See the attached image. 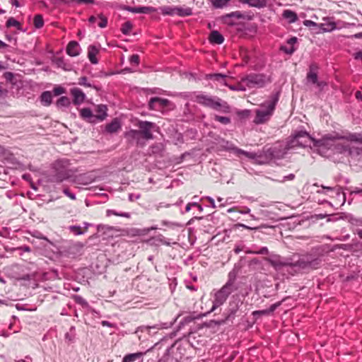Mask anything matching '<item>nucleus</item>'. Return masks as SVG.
I'll return each mask as SVG.
<instances>
[{"label": "nucleus", "instance_id": "obj_53", "mask_svg": "<svg viewBox=\"0 0 362 362\" xmlns=\"http://www.w3.org/2000/svg\"><path fill=\"white\" fill-rule=\"evenodd\" d=\"M230 0H214L213 4L216 8H223Z\"/></svg>", "mask_w": 362, "mask_h": 362}, {"label": "nucleus", "instance_id": "obj_60", "mask_svg": "<svg viewBox=\"0 0 362 362\" xmlns=\"http://www.w3.org/2000/svg\"><path fill=\"white\" fill-rule=\"evenodd\" d=\"M161 223L163 226H168V227H174V226H180V224L174 222H170L168 221H162Z\"/></svg>", "mask_w": 362, "mask_h": 362}, {"label": "nucleus", "instance_id": "obj_10", "mask_svg": "<svg viewBox=\"0 0 362 362\" xmlns=\"http://www.w3.org/2000/svg\"><path fill=\"white\" fill-rule=\"evenodd\" d=\"M136 126L139 127L138 131L144 137L146 141L153 139V131H156L158 126L151 122L139 121Z\"/></svg>", "mask_w": 362, "mask_h": 362}, {"label": "nucleus", "instance_id": "obj_27", "mask_svg": "<svg viewBox=\"0 0 362 362\" xmlns=\"http://www.w3.org/2000/svg\"><path fill=\"white\" fill-rule=\"evenodd\" d=\"M243 3L247 4L252 7L258 8H264L267 6V0H243Z\"/></svg>", "mask_w": 362, "mask_h": 362}, {"label": "nucleus", "instance_id": "obj_2", "mask_svg": "<svg viewBox=\"0 0 362 362\" xmlns=\"http://www.w3.org/2000/svg\"><path fill=\"white\" fill-rule=\"evenodd\" d=\"M345 139L346 141H357L362 144V134H349L347 136L340 135L337 132H333L323 136L321 139L317 140L315 146L319 148V150L331 149L339 153H344L349 150L348 146L342 145L338 142L339 140Z\"/></svg>", "mask_w": 362, "mask_h": 362}, {"label": "nucleus", "instance_id": "obj_28", "mask_svg": "<svg viewBox=\"0 0 362 362\" xmlns=\"http://www.w3.org/2000/svg\"><path fill=\"white\" fill-rule=\"evenodd\" d=\"M164 325L165 324L160 323V324L153 325L152 326H148V325L140 326L137 328L136 332H139V331L140 332H147L148 334H150L151 329L158 330V329L165 328V327H164Z\"/></svg>", "mask_w": 362, "mask_h": 362}, {"label": "nucleus", "instance_id": "obj_33", "mask_svg": "<svg viewBox=\"0 0 362 362\" xmlns=\"http://www.w3.org/2000/svg\"><path fill=\"white\" fill-rule=\"evenodd\" d=\"M192 14V10L191 8H182L180 6H175V15L178 16H189Z\"/></svg>", "mask_w": 362, "mask_h": 362}, {"label": "nucleus", "instance_id": "obj_57", "mask_svg": "<svg viewBox=\"0 0 362 362\" xmlns=\"http://www.w3.org/2000/svg\"><path fill=\"white\" fill-rule=\"evenodd\" d=\"M53 93L54 95H59L65 92V89L61 86L55 87L53 89Z\"/></svg>", "mask_w": 362, "mask_h": 362}, {"label": "nucleus", "instance_id": "obj_23", "mask_svg": "<svg viewBox=\"0 0 362 362\" xmlns=\"http://www.w3.org/2000/svg\"><path fill=\"white\" fill-rule=\"evenodd\" d=\"M99 53V49L95 45H90L88 47V57L90 62L96 64L98 63V60L96 58V55Z\"/></svg>", "mask_w": 362, "mask_h": 362}, {"label": "nucleus", "instance_id": "obj_35", "mask_svg": "<svg viewBox=\"0 0 362 362\" xmlns=\"http://www.w3.org/2000/svg\"><path fill=\"white\" fill-rule=\"evenodd\" d=\"M80 115L81 116V117H83L85 119H88L89 122H93L92 119L95 117V116L93 115L91 110L88 107L81 109L80 111Z\"/></svg>", "mask_w": 362, "mask_h": 362}, {"label": "nucleus", "instance_id": "obj_58", "mask_svg": "<svg viewBox=\"0 0 362 362\" xmlns=\"http://www.w3.org/2000/svg\"><path fill=\"white\" fill-rule=\"evenodd\" d=\"M321 187L324 189H326L327 191H329V192L334 191V192H336V193L337 194H339L340 188L337 186L332 187H327V186L321 185Z\"/></svg>", "mask_w": 362, "mask_h": 362}, {"label": "nucleus", "instance_id": "obj_45", "mask_svg": "<svg viewBox=\"0 0 362 362\" xmlns=\"http://www.w3.org/2000/svg\"><path fill=\"white\" fill-rule=\"evenodd\" d=\"M132 23L130 22V21H126L125 23H124L122 25V28H121V32L124 34V35H129L132 29Z\"/></svg>", "mask_w": 362, "mask_h": 362}, {"label": "nucleus", "instance_id": "obj_48", "mask_svg": "<svg viewBox=\"0 0 362 362\" xmlns=\"http://www.w3.org/2000/svg\"><path fill=\"white\" fill-rule=\"evenodd\" d=\"M251 111L250 110H238L236 115L240 119H245L250 115Z\"/></svg>", "mask_w": 362, "mask_h": 362}, {"label": "nucleus", "instance_id": "obj_11", "mask_svg": "<svg viewBox=\"0 0 362 362\" xmlns=\"http://www.w3.org/2000/svg\"><path fill=\"white\" fill-rule=\"evenodd\" d=\"M124 137L131 144H136L138 146L143 147L146 145V140L136 129H130L124 133Z\"/></svg>", "mask_w": 362, "mask_h": 362}, {"label": "nucleus", "instance_id": "obj_1", "mask_svg": "<svg viewBox=\"0 0 362 362\" xmlns=\"http://www.w3.org/2000/svg\"><path fill=\"white\" fill-rule=\"evenodd\" d=\"M321 262L320 256L313 253L294 254L289 257L276 256L270 260L273 268L286 279L304 269H317Z\"/></svg>", "mask_w": 362, "mask_h": 362}, {"label": "nucleus", "instance_id": "obj_50", "mask_svg": "<svg viewBox=\"0 0 362 362\" xmlns=\"http://www.w3.org/2000/svg\"><path fill=\"white\" fill-rule=\"evenodd\" d=\"M74 300L77 304L81 305L83 307L88 306V302L81 296H75Z\"/></svg>", "mask_w": 362, "mask_h": 362}, {"label": "nucleus", "instance_id": "obj_16", "mask_svg": "<svg viewBox=\"0 0 362 362\" xmlns=\"http://www.w3.org/2000/svg\"><path fill=\"white\" fill-rule=\"evenodd\" d=\"M71 94L73 96V103L74 105H80L83 103L86 95L81 89L74 88L71 89Z\"/></svg>", "mask_w": 362, "mask_h": 362}, {"label": "nucleus", "instance_id": "obj_43", "mask_svg": "<svg viewBox=\"0 0 362 362\" xmlns=\"http://www.w3.org/2000/svg\"><path fill=\"white\" fill-rule=\"evenodd\" d=\"M303 25L310 28L314 33L320 28V23H317L311 20H305L303 21Z\"/></svg>", "mask_w": 362, "mask_h": 362}, {"label": "nucleus", "instance_id": "obj_52", "mask_svg": "<svg viewBox=\"0 0 362 362\" xmlns=\"http://www.w3.org/2000/svg\"><path fill=\"white\" fill-rule=\"evenodd\" d=\"M66 1L69 4H94V0H66Z\"/></svg>", "mask_w": 362, "mask_h": 362}, {"label": "nucleus", "instance_id": "obj_38", "mask_svg": "<svg viewBox=\"0 0 362 362\" xmlns=\"http://www.w3.org/2000/svg\"><path fill=\"white\" fill-rule=\"evenodd\" d=\"M70 105V100L66 96L60 97L56 102V106L58 108L67 107Z\"/></svg>", "mask_w": 362, "mask_h": 362}, {"label": "nucleus", "instance_id": "obj_34", "mask_svg": "<svg viewBox=\"0 0 362 362\" xmlns=\"http://www.w3.org/2000/svg\"><path fill=\"white\" fill-rule=\"evenodd\" d=\"M153 244L156 245H170V242L163 235H158L157 236L153 237L151 238V240Z\"/></svg>", "mask_w": 362, "mask_h": 362}, {"label": "nucleus", "instance_id": "obj_3", "mask_svg": "<svg viewBox=\"0 0 362 362\" xmlns=\"http://www.w3.org/2000/svg\"><path fill=\"white\" fill-rule=\"evenodd\" d=\"M237 273L232 270L228 273L227 282L214 294L213 305L211 310L207 313H210L224 304L228 296L238 289L235 285Z\"/></svg>", "mask_w": 362, "mask_h": 362}, {"label": "nucleus", "instance_id": "obj_25", "mask_svg": "<svg viewBox=\"0 0 362 362\" xmlns=\"http://www.w3.org/2000/svg\"><path fill=\"white\" fill-rule=\"evenodd\" d=\"M282 17L286 19L289 24L293 23L298 20L296 13L289 9L283 11Z\"/></svg>", "mask_w": 362, "mask_h": 362}, {"label": "nucleus", "instance_id": "obj_5", "mask_svg": "<svg viewBox=\"0 0 362 362\" xmlns=\"http://www.w3.org/2000/svg\"><path fill=\"white\" fill-rule=\"evenodd\" d=\"M191 100L201 105L222 113L230 112V107L228 103L217 96L209 95L202 93H194Z\"/></svg>", "mask_w": 362, "mask_h": 362}, {"label": "nucleus", "instance_id": "obj_44", "mask_svg": "<svg viewBox=\"0 0 362 362\" xmlns=\"http://www.w3.org/2000/svg\"><path fill=\"white\" fill-rule=\"evenodd\" d=\"M33 23L35 27L37 29L42 28V26L44 25V20L42 16L40 14L35 16L33 19Z\"/></svg>", "mask_w": 362, "mask_h": 362}, {"label": "nucleus", "instance_id": "obj_9", "mask_svg": "<svg viewBox=\"0 0 362 362\" xmlns=\"http://www.w3.org/2000/svg\"><path fill=\"white\" fill-rule=\"evenodd\" d=\"M241 304L242 303L238 298H233L230 300L228 303V308L223 314L224 317L221 320H212L211 322L216 325H221L229 321L232 322L235 319L236 313L238 311Z\"/></svg>", "mask_w": 362, "mask_h": 362}, {"label": "nucleus", "instance_id": "obj_41", "mask_svg": "<svg viewBox=\"0 0 362 362\" xmlns=\"http://www.w3.org/2000/svg\"><path fill=\"white\" fill-rule=\"evenodd\" d=\"M6 26L7 28H10V27H16L18 30H22V28H21V25L19 21H18L17 20H16L13 17H10L6 23Z\"/></svg>", "mask_w": 362, "mask_h": 362}, {"label": "nucleus", "instance_id": "obj_22", "mask_svg": "<svg viewBox=\"0 0 362 362\" xmlns=\"http://www.w3.org/2000/svg\"><path fill=\"white\" fill-rule=\"evenodd\" d=\"M271 162V157L268 155L267 149H264L262 152L257 153L255 163L263 165Z\"/></svg>", "mask_w": 362, "mask_h": 362}, {"label": "nucleus", "instance_id": "obj_61", "mask_svg": "<svg viewBox=\"0 0 362 362\" xmlns=\"http://www.w3.org/2000/svg\"><path fill=\"white\" fill-rule=\"evenodd\" d=\"M281 305V302H278L272 304L268 309V313L270 314L273 313L279 305Z\"/></svg>", "mask_w": 362, "mask_h": 362}, {"label": "nucleus", "instance_id": "obj_19", "mask_svg": "<svg viewBox=\"0 0 362 362\" xmlns=\"http://www.w3.org/2000/svg\"><path fill=\"white\" fill-rule=\"evenodd\" d=\"M126 10L133 13H150L156 11V8L151 6H128L126 8Z\"/></svg>", "mask_w": 362, "mask_h": 362}, {"label": "nucleus", "instance_id": "obj_29", "mask_svg": "<svg viewBox=\"0 0 362 362\" xmlns=\"http://www.w3.org/2000/svg\"><path fill=\"white\" fill-rule=\"evenodd\" d=\"M121 128L119 122L115 119L110 123L107 124L105 127V131L108 133L117 132Z\"/></svg>", "mask_w": 362, "mask_h": 362}, {"label": "nucleus", "instance_id": "obj_56", "mask_svg": "<svg viewBox=\"0 0 362 362\" xmlns=\"http://www.w3.org/2000/svg\"><path fill=\"white\" fill-rule=\"evenodd\" d=\"M129 62L132 65L137 66L139 64V56L138 54H132L129 57Z\"/></svg>", "mask_w": 362, "mask_h": 362}, {"label": "nucleus", "instance_id": "obj_30", "mask_svg": "<svg viewBox=\"0 0 362 362\" xmlns=\"http://www.w3.org/2000/svg\"><path fill=\"white\" fill-rule=\"evenodd\" d=\"M56 65L59 68H62L65 71H71L72 69V65L65 61L63 57H57L54 61Z\"/></svg>", "mask_w": 362, "mask_h": 362}, {"label": "nucleus", "instance_id": "obj_24", "mask_svg": "<svg viewBox=\"0 0 362 362\" xmlns=\"http://www.w3.org/2000/svg\"><path fill=\"white\" fill-rule=\"evenodd\" d=\"M209 40L212 44L221 45L223 42L224 37L218 31L213 30L209 35Z\"/></svg>", "mask_w": 362, "mask_h": 362}, {"label": "nucleus", "instance_id": "obj_18", "mask_svg": "<svg viewBox=\"0 0 362 362\" xmlns=\"http://www.w3.org/2000/svg\"><path fill=\"white\" fill-rule=\"evenodd\" d=\"M81 47L76 41H71L66 47V53L71 57H76L80 54Z\"/></svg>", "mask_w": 362, "mask_h": 362}, {"label": "nucleus", "instance_id": "obj_36", "mask_svg": "<svg viewBox=\"0 0 362 362\" xmlns=\"http://www.w3.org/2000/svg\"><path fill=\"white\" fill-rule=\"evenodd\" d=\"M233 149L235 151L236 153L244 155L247 158L252 159L254 160V162H255L257 153L248 152L238 148H233Z\"/></svg>", "mask_w": 362, "mask_h": 362}, {"label": "nucleus", "instance_id": "obj_12", "mask_svg": "<svg viewBox=\"0 0 362 362\" xmlns=\"http://www.w3.org/2000/svg\"><path fill=\"white\" fill-rule=\"evenodd\" d=\"M170 104V100L166 98H161L158 97H153L148 101V109L151 110H156L161 112Z\"/></svg>", "mask_w": 362, "mask_h": 362}, {"label": "nucleus", "instance_id": "obj_31", "mask_svg": "<svg viewBox=\"0 0 362 362\" xmlns=\"http://www.w3.org/2000/svg\"><path fill=\"white\" fill-rule=\"evenodd\" d=\"M40 101L45 106H49L52 102V95L49 91H44L40 95Z\"/></svg>", "mask_w": 362, "mask_h": 362}, {"label": "nucleus", "instance_id": "obj_37", "mask_svg": "<svg viewBox=\"0 0 362 362\" xmlns=\"http://www.w3.org/2000/svg\"><path fill=\"white\" fill-rule=\"evenodd\" d=\"M206 315H207V313H205V314H203V315H197V316H192L191 315L185 316V317H184L182 319V320L180 322V325H186V324H189V323L192 322V321H194V320L199 319L202 316H206Z\"/></svg>", "mask_w": 362, "mask_h": 362}, {"label": "nucleus", "instance_id": "obj_54", "mask_svg": "<svg viewBox=\"0 0 362 362\" xmlns=\"http://www.w3.org/2000/svg\"><path fill=\"white\" fill-rule=\"evenodd\" d=\"M280 49L288 54H292L296 50L293 46H290L289 47H288L284 45L281 46Z\"/></svg>", "mask_w": 362, "mask_h": 362}, {"label": "nucleus", "instance_id": "obj_32", "mask_svg": "<svg viewBox=\"0 0 362 362\" xmlns=\"http://www.w3.org/2000/svg\"><path fill=\"white\" fill-rule=\"evenodd\" d=\"M144 353L137 352L133 354H129L124 356L122 362H134L136 360L141 358L144 356Z\"/></svg>", "mask_w": 362, "mask_h": 362}, {"label": "nucleus", "instance_id": "obj_26", "mask_svg": "<svg viewBox=\"0 0 362 362\" xmlns=\"http://www.w3.org/2000/svg\"><path fill=\"white\" fill-rule=\"evenodd\" d=\"M107 107L105 105H99L96 107L95 112L97 114L95 116L98 119L103 121L107 116Z\"/></svg>", "mask_w": 362, "mask_h": 362}, {"label": "nucleus", "instance_id": "obj_63", "mask_svg": "<svg viewBox=\"0 0 362 362\" xmlns=\"http://www.w3.org/2000/svg\"><path fill=\"white\" fill-rule=\"evenodd\" d=\"M315 84L320 89V90H322L323 88L327 86V83L323 81H317V82L315 83Z\"/></svg>", "mask_w": 362, "mask_h": 362}, {"label": "nucleus", "instance_id": "obj_64", "mask_svg": "<svg viewBox=\"0 0 362 362\" xmlns=\"http://www.w3.org/2000/svg\"><path fill=\"white\" fill-rule=\"evenodd\" d=\"M112 230L113 229V227L112 226H106V225H102V224H100L98 226V231H100V230Z\"/></svg>", "mask_w": 362, "mask_h": 362}, {"label": "nucleus", "instance_id": "obj_47", "mask_svg": "<svg viewBox=\"0 0 362 362\" xmlns=\"http://www.w3.org/2000/svg\"><path fill=\"white\" fill-rule=\"evenodd\" d=\"M230 90H237V91H245L247 87L243 83L242 79L240 80V82L236 85V86H227Z\"/></svg>", "mask_w": 362, "mask_h": 362}, {"label": "nucleus", "instance_id": "obj_39", "mask_svg": "<svg viewBox=\"0 0 362 362\" xmlns=\"http://www.w3.org/2000/svg\"><path fill=\"white\" fill-rule=\"evenodd\" d=\"M106 215L107 216L115 215V216L124 217V218H129L131 217V214L129 212H118L113 209H107L106 211Z\"/></svg>", "mask_w": 362, "mask_h": 362}, {"label": "nucleus", "instance_id": "obj_62", "mask_svg": "<svg viewBox=\"0 0 362 362\" xmlns=\"http://www.w3.org/2000/svg\"><path fill=\"white\" fill-rule=\"evenodd\" d=\"M140 197H141L140 194H133V193H131V194H129L128 199H129V200L130 202H134L135 200H137V199H140Z\"/></svg>", "mask_w": 362, "mask_h": 362}, {"label": "nucleus", "instance_id": "obj_40", "mask_svg": "<svg viewBox=\"0 0 362 362\" xmlns=\"http://www.w3.org/2000/svg\"><path fill=\"white\" fill-rule=\"evenodd\" d=\"M160 12L164 16H175V6H162L160 8Z\"/></svg>", "mask_w": 362, "mask_h": 362}, {"label": "nucleus", "instance_id": "obj_4", "mask_svg": "<svg viewBox=\"0 0 362 362\" xmlns=\"http://www.w3.org/2000/svg\"><path fill=\"white\" fill-rule=\"evenodd\" d=\"M279 99V93H272L268 100L261 103L259 108L255 110V117L253 122L255 124H262L268 122L274 115L276 106Z\"/></svg>", "mask_w": 362, "mask_h": 362}, {"label": "nucleus", "instance_id": "obj_49", "mask_svg": "<svg viewBox=\"0 0 362 362\" xmlns=\"http://www.w3.org/2000/svg\"><path fill=\"white\" fill-rule=\"evenodd\" d=\"M98 20H99V22L98 23V25L100 28H104L107 27V18L105 16H103V14L98 15Z\"/></svg>", "mask_w": 362, "mask_h": 362}, {"label": "nucleus", "instance_id": "obj_51", "mask_svg": "<svg viewBox=\"0 0 362 362\" xmlns=\"http://www.w3.org/2000/svg\"><path fill=\"white\" fill-rule=\"evenodd\" d=\"M69 229L74 235H78L83 234V231L82 230L81 226H70L69 227Z\"/></svg>", "mask_w": 362, "mask_h": 362}, {"label": "nucleus", "instance_id": "obj_17", "mask_svg": "<svg viewBox=\"0 0 362 362\" xmlns=\"http://www.w3.org/2000/svg\"><path fill=\"white\" fill-rule=\"evenodd\" d=\"M93 180L94 179L91 177L88 174L83 173L76 175L72 180V182L78 185H87L90 184Z\"/></svg>", "mask_w": 362, "mask_h": 362}, {"label": "nucleus", "instance_id": "obj_20", "mask_svg": "<svg viewBox=\"0 0 362 362\" xmlns=\"http://www.w3.org/2000/svg\"><path fill=\"white\" fill-rule=\"evenodd\" d=\"M317 66L311 64L309 68V71L307 74L306 79L308 83L315 84L317 82Z\"/></svg>", "mask_w": 362, "mask_h": 362}, {"label": "nucleus", "instance_id": "obj_13", "mask_svg": "<svg viewBox=\"0 0 362 362\" xmlns=\"http://www.w3.org/2000/svg\"><path fill=\"white\" fill-rule=\"evenodd\" d=\"M290 148H288V144L285 147L281 145H276L267 148L268 152V155L271 157V161L274 160H279L283 158L287 151Z\"/></svg>", "mask_w": 362, "mask_h": 362}, {"label": "nucleus", "instance_id": "obj_21", "mask_svg": "<svg viewBox=\"0 0 362 362\" xmlns=\"http://www.w3.org/2000/svg\"><path fill=\"white\" fill-rule=\"evenodd\" d=\"M227 77H228L227 75L223 74H207L206 76V79L214 81H217V82L220 83L221 84H223L226 86H228L226 81Z\"/></svg>", "mask_w": 362, "mask_h": 362}, {"label": "nucleus", "instance_id": "obj_46", "mask_svg": "<svg viewBox=\"0 0 362 362\" xmlns=\"http://www.w3.org/2000/svg\"><path fill=\"white\" fill-rule=\"evenodd\" d=\"M214 119L216 122H220L222 124L227 125L230 123V118L228 117L220 116L218 115H215L214 116Z\"/></svg>", "mask_w": 362, "mask_h": 362}, {"label": "nucleus", "instance_id": "obj_55", "mask_svg": "<svg viewBox=\"0 0 362 362\" xmlns=\"http://www.w3.org/2000/svg\"><path fill=\"white\" fill-rule=\"evenodd\" d=\"M80 86H83L86 87H92V85L88 82V78L86 76H82L79 78L78 83Z\"/></svg>", "mask_w": 362, "mask_h": 362}, {"label": "nucleus", "instance_id": "obj_8", "mask_svg": "<svg viewBox=\"0 0 362 362\" xmlns=\"http://www.w3.org/2000/svg\"><path fill=\"white\" fill-rule=\"evenodd\" d=\"M312 137L305 130L295 132L291 135V139L288 141V148L295 146L306 147L310 145Z\"/></svg>", "mask_w": 362, "mask_h": 362}, {"label": "nucleus", "instance_id": "obj_6", "mask_svg": "<svg viewBox=\"0 0 362 362\" xmlns=\"http://www.w3.org/2000/svg\"><path fill=\"white\" fill-rule=\"evenodd\" d=\"M242 81L249 89L262 88L272 82V77L264 73H250L243 77Z\"/></svg>", "mask_w": 362, "mask_h": 362}, {"label": "nucleus", "instance_id": "obj_59", "mask_svg": "<svg viewBox=\"0 0 362 362\" xmlns=\"http://www.w3.org/2000/svg\"><path fill=\"white\" fill-rule=\"evenodd\" d=\"M63 192L64 194L67 196L68 197H69L70 199H71L72 200H75L76 199V195L75 194L72 193L71 192L69 191V189L68 188H64L63 189Z\"/></svg>", "mask_w": 362, "mask_h": 362}, {"label": "nucleus", "instance_id": "obj_42", "mask_svg": "<svg viewBox=\"0 0 362 362\" xmlns=\"http://www.w3.org/2000/svg\"><path fill=\"white\" fill-rule=\"evenodd\" d=\"M76 337V328L74 326H71L69 331L65 334V339L68 342H73Z\"/></svg>", "mask_w": 362, "mask_h": 362}, {"label": "nucleus", "instance_id": "obj_7", "mask_svg": "<svg viewBox=\"0 0 362 362\" xmlns=\"http://www.w3.org/2000/svg\"><path fill=\"white\" fill-rule=\"evenodd\" d=\"M68 160H57L54 164V174L50 176V181L60 183L71 178L76 170L69 168Z\"/></svg>", "mask_w": 362, "mask_h": 362}, {"label": "nucleus", "instance_id": "obj_14", "mask_svg": "<svg viewBox=\"0 0 362 362\" xmlns=\"http://www.w3.org/2000/svg\"><path fill=\"white\" fill-rule=\"evenodd\" d=\"M325 23H320V28L315 31V33L320 34L323 33H329L334 30L337 28L336 23L333 21L332 18L326 17L323 18Z\"/></svg>", "mask_w": 362, "mask_h": 362}, {"label": "nucleus", "instance_id": "obj_15", "mask_svg": "<svg viewBox=\"0 0 362 362\" xmlns=\"http://www.w3.org/2000/svg\"><path fill=\"white\" fill-rule=\"evenodd\" d=\"M222 19L226 24L233 25L236 24L235 20L245 19V16L242 12L237 11L223 16Z\"/></svg>", "mask_w": 362, "mask_h": 362}]
</instances>
